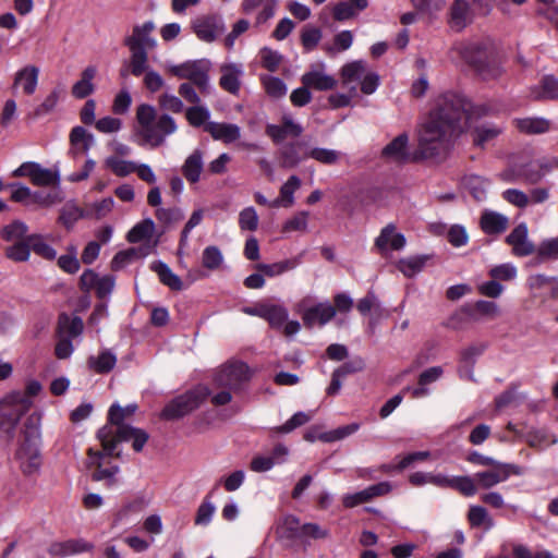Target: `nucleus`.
<instances>
[{"instance_id": "obj_17", "label": "nucleus", "mask_w": 558, "mask_h": 558, "mask_svg": "<svg viewBox=\"0 0 558 558\" xmlns=\"http://www.w3.org/2000/svg\"><path fill=\"white\" fill-rule=\"evenodd\" d=\"M157 119L156 110L153 106L142 104L136 109V120L138 123V135L144 140L145 143L151 147L160 146V137H157L153 133L151 124Z\"/></svg>"}, {"instance_id": "obj_39", "label": "nucleus", "mask_w": 558, "mask_h": 558, "mask_svg": "<svg viewBox=\"0 0 558 558\" xmlns=\"http://www.w3.org/2000/svg\"><path fill=\"white\" fill-rule=\"evenodd\" d=\"M84 324L81 317L71 318L66 314H61L58 319V336L77 337L83 332Z\"/></svg>"}, {"instance_id": "obj_29", "label": "nucleus", "mask_w": 558, "mask_h": 558, "mask_svg": "<svg viewBox=\"0 0 558 558\" xmlns=\"http://www.w3.org/2000/svg\"><path fill=\"white\" fill-rule=\"evenodd\" d=\"M480 223L484 233L493 235L506 231L509 219L502 214L486 210L483 213Z\"/></svg>"}, {"instance_id": "obj_64", "label": "nucleus", "mask_w": 558, "mask_h": 558, "mask_svg": "<svg viewBox=\"0 0 558 558\" xmlns=\"http://www.w3.org/2000/svg\"><path fill=\"white\" fill-rule=\"evenodd\" d=\"M322 38V32L317 27L305 26L302 35L301 41L305 50H313L319 43Z\"/></svg>"}, {"instance_id": "obj_20", "label": "nucleus", "mask_w": 558, "mask_h": 558, "mask_svg": "<svg viewBox=\"0 0 558 558\" xmlns=\"http://www.w3.org/2000/svg\"><path fill=\"white\" fill-rule=\"evenodd\" d=\"M504 130L505 128L502 125L490 122L476 124L471 131L473 144L476 147L485 148L501 135Z\"/></svg>"}, {"instance_id": "obj_33", "label": "nucleus", "mask_w": 558, "mask_h": 558, "mask_svg": "<svg viewBox=\"0 0 558 558\" xmlns=\"http://www.w3.org/2000/svg\"><path fill=\"white\" fill-rule=\"evenodd\" d=\"M301 522L299 518L292 514L284 515L276 526L278 539L292 541L300 538Z\"/></svg>"}, {"instance_id": "obj_35", "label": "nucleus", "mask_w": 558, "mask_h": 558, "mask_svg": "<svg viewBox=\"0 0 558 558\" xmlns=\"http://www.w3.org/2000/svg\"><path fill=\"white\" fill-rule=\"evenodd\" d=\"M256 316L266 319L271 327L279 328L288 318V312L280 305H262L256 310Z\"/></svg>"}, {"instance_id": "obj_49", "label": "nucleus", "mask_w": 558, "mask_h": 558, "mask_svg": "<svg viewBox=\"0 0 558 558\" xmlns=\"http://www.w3.org/2000/svg\"><path fill=\"white\" fill-rule=\"evenodd\" d=\"M5 256L13 262H26L31 256V245L28 236L24 241L15 242L5 250Z\"/></svg>"}, {"instance_id": "obj_3", "label": "nucleus", "mask_w": 558, "mask_h": 558, "mask_svg": "<svg viewBox=\"0 0 558 558\" xmlns=\"http://www.w3.org/2000/svg\"><path fill=\"white\" fill-rule=\"evenodd\" d=\"M39 445V418L35 415H31L24 424L23 442L16 451L20 468L26 475H32L40 469L41 456Z\"/></svg>"}, {"instance_id": "obj_9", "label": "nucleus", "mask_w": 558, "mask_h": 558, "mask_svg": "<svg viewBox=\"0 0 558 558\" xmlns=\"http://www.w3.org/2000/svg\"><path fill=\"white\" fill-rule=\"evenodd\" d=\"M172 75L181 80H187L201 94L208 95L210 90L208 71L209 68L202 61H187L169 68Z\"/></svg>"}, {"instance_id": "obj_11", "label": "nucleus", "mask_w": 558, "mask_h": 558, "mask_svg": "<svg viewBox=\"0 0 558 558\" xmlns=\"http://www.w3.org/2000/svg\"><path fill=\"white\" fill-rule=\"evenodd\" d=\"M523 470L517 464L497 462L489 470L475 473V481L480 488L489 489L499 483L506 482L511 475H522Z\"/></svg>"}, {"instance_id": "obj_42", "label": "nucleus", "mask_w": 558, "mask_h": 558, "mask_svg": "<svg viewBox=\"0 0 558 558\" xmlns=\"http://www.w3.org/2000/svg\"><path fill=\"white\" fill-rule=\"evenodd\" d=\"M155 231V223L151 219H144L135 225L128 233V241L130 243H137L144 240H149Z\"/></svg>"}, {"instance_id": "obj_23", "label": "nucleus", "mask_w": 558, "mask_h": 558, "mask_svg": "<svg viewBox=\"0 0 558 558\" xmlns=\"http://www.w3.org/2000/svg\"><path fill=\"white\" fill-rule=\"evenodd\" d=\"M92 549L93 545L83 539H69L65 542L52 543L48 548V553L53 557L63 558Z\"/></svg>"}, {"instance_id": "obj_52", "label": "nucleus", "mask_w": 558, "mask_h": 558, "mask_svg": "<svg viewBox=\"0 0 558 558\" xmlns=\"http://www.w3.org/2000/svg\"><path fill=\"white\" fill-rule=\"evenodd\" d=\"M105 165L118 177H126L134 172L136 163L111 156L105 160Z\"/></svg>"}, {"instance_id": "obj_10", "label": "nucleus", "mask_w": 558, "mask_h": 558, "mask_svg": "<svg viewBox=\"0 0 558 558\" xmlns=\"http://www.w3.org/2000/svg\"><path fill=\"white\" fill-rule=\"evenodd\" d=\"M349 308V296L347 294H338L335 298V306L329 303H319L308 307L303 313V322L305 326L313 327L315 325H325L337 313V311H345Z\"/></svg>"}, {"instance_id": "obj_2", "label": "nucleus", "mask_w": 558, "mask_h": 558, "mask_svg": "<svg viewBox=\"0 0 558 558\" xmlns=\"http://www.w3.org/2000/svg\"><path fill=\"white\" fill-rule=\"evenodd\" d=\"M452 50L473 66L483 80H495L502 74L495 43L490 38L460 41L453 46Z\"/></svg>"}, {"instance_id": "obj_32", "label": "nucleus", "mask_w": 558, "mask_h": 558, "mask_svg": "<svg viewBox=\"0 0 558 558\" xmlns=\"http://www.w3.org/2000/svg\"><path fill=\"white\" fill-rule=\"evenodd\" d=\"M96 73L97 69L94 65H88L82 71L81 78L72 86V95L75 98L83 99L94 93L93 80Z\"/></svg>"}, {"instance_id": "obj_7", "label": "nucleus", "mask_w": 558, "mask_h": 558, "mask_svg": "<svg viewBox=\"0 0 558 558\" xmlns=\"http://www.w3.org/2000/svg\"><path fill=\"white\" fill-rule=\"evenodd\" d=\"M113 456L119 457V453ZM112 454H108L104 449L102 451L89 448L87 450L86 466L92 471V480L95 482H105L107 487H112L118 483L117 474L119 473V466L111 464L108 458Z\"/></svg>"}, {"instance_id": "obj_50", "label": "nucleus", "mask_w": 558, "mask_h": 558, "mask_svg": "<svg viewBox=\"0 0 558 558\" xmlns=\"http://www.w3.org/2000/svg\"><path fill=\"white\" fill-rule=\"evenodd\" d=\"M27 226L22 221H13L2 229L1 236L7 242L24 241L27 233Z\"/></svg>"}, {"instance_id": "obj_54", "label": "nucleus", "mask_w": 558, "mask_h": 558, "mask_svg": "<svg viewBox=\"0 0 558 558\" xmlns=\"http://www.w3.org/2000/svg\"><path fill=\"white\" fill-rule=\"evenodd\" d=\"M60 97V93L56 89H53L45 99L44 101L38 105L32 113H29L31 119H38L44 116L49 114L54 110V108L58 105Z\"/></svg>"}, {"instance_id": "obj_41", "label": "nucleus", "mask_w": 558, "mask_h": 558, "mask_svg": "<svg viewBox=\"0 0 558 558\" xmlns=\"http://www.w3.org/2000/svg\"><path fill=\"white\" fill-rule=\"evenodd\" d=\"M299 263L298 258H289L274 264H257L255 268L265 276L275 277L294 269Z\"/></svg>"}, {"instance_id": "obj_24", "label": "nucleus", "mask_w": 558, "mask_h": 558, "mask_svg": "<svg viewBox=\"0 0 558 558\" xmlns=\"http://www.w3.org/2000/svg\"><path fill=\"white\" fill-rule=\"evenodd\" d=\"M301 82L305 87L316 90H330L337 85V81L332 76L326 74L318 68L304 73L301 77Z\"/></svg>"}, {"instance_id": "obj_46", "label": "nucleus", "mask_w": 558, "mask_h": 558, "mask_svg": "<svg viewBox=\"0 0 558 558\" xmlns=\"http://www.w3.org/2000/svg\"><path fill=\"white\" fill-rule=\"evenodd\" d=\"M28 241L31 245V250L38 256L47 259L53 260L57 257L56 250L50 246L40 234H32L28 235Z\"/></svg>"}, {"instance_id": "obj_40", "label": "nucleus", "mask_w": 558, "mask_h": 558, "mask_svg": "<svg viewBox=\"0 0 558 558\" xmlns=\"http://www.w3.org/2000/svg\"><path fill=\"white\" fill-rule=\"evenodd\" d=\"M136 408L135 404L125 408L112 404L108 412V423L106 425H111L114 429H119L121 426H128L124 424V420L131 417L135 413Z\"/></svg>"}, {"instance_id": "obj_57", "label": "nucleus", "mask_w": 558, "mask_h": 558, "mask_svg": "<svg viewBox=\"0 0 558 558\" xmlns=\"http://www.w3.org/2000/svg\"><path fill=\"white\" fill-rule=\"evenodd\" d=\"M517 267L511 263H504L494 266L489 270V276L497 281H510L517 277Z\"/></svg>"}, {"instance_id": "obj_34", "label": "nucleus", "mask_w": 558, "mask_h": 558, "mask_svg": "<svg viewBox=\"0 0 558 558\" xmlns=\"http://www.w3.org/2000/svg\"><path fill=\"white\" fill-rule=\"evenodd\" d=\"M221 76L219 85L230 94H238L240 90V76L242 71L234 64H225L220 68Z\"/></svg>"}, {"instance_id": "obj_48", "label": "nucleus", "mask_w": 558, "mask_h": 558, "mask_svg": "<svg viewBox=\"0 0 558 558\" xmlns=\"http://www.w3.org/2000/svg\"><path fill=\"white\" fill-rule=\"evenodd\" d=\"M130 71L134 76H141L148 69V53L146 50H130Z\"/></svg>"}, {"instance_id": "obj_63", "label": "nucleus", "mask_w": 558, "mask_h": 558, "mask_svg": "<svg viewBox=\"0 0 558 558\" xmlns=\"http://www.w3.org/2000/svg\"><path fill=\"white\" fill-rule=\"evenodd\" d=\"M536 252L537 257L541 260L546 258H558V236L541 242Z\"/></svg>"}, {"instance_id": "obj_28", "label": "nucleus", "mask_w": 558, "mask_h": 558, "mask_svg": "<svg viewBox=\"0 0 558 558\" xmlns=\"http://www.w3.org/2000/svg\"><path fill=\"white\" fill-rule=\"evenodd\" d=\"M302 131L301 125L289 118H283L281 125L269 124L266 128V134L276 143H280L289 136L298 137Z\"/></svg>"}, {"instance_id": "obj_38", "label": "nucleus", "mask_w": 558, "mask_h": 558, "mask_svg": "<svg viewBox=\"0 0 558 558\" xmlns=\"http://www.w3.org/2000/svg\"><path fill=\"white\" fill-rule=\"evenodd\" d=\"M463 185L477 202L486 198L489 181L477 174H469L463 178Z\"/></svg>"}, {"instance_id": "obj_58", "label": "nucleus", "mask_w": 558, "mask_h": 558, "mask_svg": "<svg viewBox=\"0 0 558 558\" xmlns=\"http://www.w3.org/2000/svg\"><path fill=\"white\" fill-rule=\"evenodd\" d=\"M266 93L272 98H281L287 94V86L282 80L274 76L262 78Z\"/></svg>"}, {"instance_id": "obj_51", "label": "nucleus", "mask_w": 558, "mask_h": 558, "mask_svg": "<svg viewBox=\"0 0 558 558\" xmlns=\"http://www.w3.org/2000/svg\"><path fill=\"white\" fill-rule=\"evenodd\" d=\"M426 257L413 256L398 262V269L407 277H413L424 268Z\"/></svg>"}, {"instance_id": "obj_15", "label": "nucleus", "mask_w": 558, "mask_h": 558, "mask_svg": "<svg viewBox=\"0 0 558 558\" xmlns=\"http://www.w3.org/2000/svg\"><path fill=\"white\" fill-rule=\"evenodd\" d=\"M381 157L387 162L396 165L421 161L415 158V150L413 153L410 151L409 135L407 133H402L389 142L383 148Z\"/></svg>"}, {"instance_id": "obj_62", "label": "nucleus", "mask_w": 558, "mask_h": 558, "mask_svg": "<svg viewBox=\"0 0 558 558\" xmlns=\"http://www.w3.org/2000/svg\"><path fill=\"white\" fill-rule=\"evenodd\" d=\"M529 441L532 447L544 449L546 447L557 444L558 438L556 435L548 433L545 429H541L531 434Z\"/></svg>"}, {"instance_id": "obj_31", "label": "nucleus", "mask_w": 558, "mask_h": 558, "mask_svg": "<svg viewBox=\"0 0 558 558\" xmlns=\"http://www.w3.org/2000/svg\"><path fill=\"white\" fill-rule=\"evenodd\" d=\"M392 490V485L389 482H380L371 485L361 492L351 494V507L367 502L375 497L388 495Z\"/></svg>"}, {"instance_id": "obj_16", "label": "nucleus", "mask_w": 558, "mask_h": 558, "mask_svg": "<svg viewBox=\"0 0 558 558\" xmlns=\"http://www.w3.org/2000/svg\"><path fill=\"white\" fill-rule=\"evenodd\" d=\"M475 7L482 8V0H454L450 7V27L456 32L463 31L473 22Z\"/></svg>"}, {"instance_id": "obj_21", "label": "nucleus", "mask_w": 558, "mask_h": 558, "mask_svg": "<svg viewBox=\"0 0 558 558\" xmlns=\"http://www.w3.org/2000/svg\"><path fill=\"white\" fill-rule=\"evenodd\" d=\"M39 68L28 64L20 69L13 80V87H21L27 96L33 95L38 85Z\"/></svg>"}, {"instance_id": "obj_45", "label": "nucleus", "mask_w": 558, "mask_h": 558, "mask_svg": "<svg viewBox=\"0 0 558 558\" xmlns=\"http://www.w3.org/2000/svg\"><path fill=\"white\" fill-rule=\"evenodd\" d=\"M221 250L216 245L206 246L202 254V265L204 268L214 271L218 270L223 264Z\"/></svg>"}, {"instance_id": "obj_37", "label": "nucleus", "mask_w": 558, "mask_h": 558, "mask_svg": "<svg viewBox=\"0 0 558 558\" xmlns=\"http://www.w3.org/2000/svg\"><path fill=\"white\" fill-rule=\"evenodd\" d=\"M301 181L296 175H292L280 189V197L271 202L270 207H291L294 203L293 194L300 187Z\"/></svg>"}, {"instance_id": "obj_61", "label": "nucleus", "mask_w": 558, "mask_h": 558, "mask_svg": "<svg viewBox=\"0 0 558 558\" xmlns=\"http://www.w3.org/2000/svg\"><path fill=\"white\" fill-rule=\"evenodd\" d=\"M241 230L255 231L258 227V215L253 207H246L239 214Z\"/></svg>"}, {"instance_id": "obj_56", "label": "nucleus", "mask_w": 558, "mask_h": 558, "mask_svg": "<svg viewBox=\"0 0 558 558\" xmlns=\"http://www.w3.org/2000/svg\"><path fill=\"white\" fill-rule=\"evenodd\" d=\"M94 137L82 126H75L70 133V143L73 146L82 145L83 153L88 151L93 144Z\"/></svg>"}, {"instance_id": "obj_12", "label": "nucleus", "mask_w": 558, "mask_h": 558, "mask_svg": "<svg viewBox=\"0 0 558 558\" xmlns=\"http://www.w3.org/2000/svg\"><path fill=\"white\" fill-rule=\"evenodd\" d=\"M251 378L248 366L243 362H229L220 367L215 375V383L230 390H236Z\"/></svg>"}, {"instance_id": "obj_43", "label": "nucleus", "mask_w": 558, "mask_h": 558, "mask_svg": "<svg viewBox=\"0 0 558 558\" xmlns=\"http://www.w3.org/2000/svg\"><path fill=\"white\" fill-rule=\"evenodd\" d=\"M468 520L473 527L484 526L490 530L495 523L486 508L482 506H471L468 513Z\"/></svg>"}, {"instance_id": "obj_60", "label": "nucleus", "mask_w": 558, "mask_h": 558, "mask_svg": "<svg viewBox=\"0 0 558 558\" xmlns=\"http://www.w3.org/2000/svg\"><path fill=\"white\" fill-rule=\"evenodd\" d=\"M329 535V532L327 529L318 525L317 523H305L302 524L301 531H300V539L306 541V539H323L326 538Z\"/></svg>"}, {"instance_id": "obj_19", "label": "nucleus", "mask_w": 558, "mask_h": 558, "mask_svg": "<svg viewBox=\"0 0 558 558\" xmlns=\"http://www.w3.org/2000/svg\"><path fill=\"white\" fill-rule=\"evenodd\" d=\"M506 242L512 247V254L519 257L529 256L535 251L534 244L529 241V230L525 222L519 223L507 235Z\"/></svg>"}, {"instance_id": "obj_59", "label": "nucleus", "mask_w": 558, "mask_h": 558, "mask_svg": "<svg viewBox=\"0 0 558 558\" xmlns=\"http://www.w3.org/2000/svg\"><path fill=\"white\" fill-rule=\"evenodd\" d=\"M155 216L157 220L165 226L177 223L183 219V213L181 211L180 208L177 207H159L156 209Z\"/></svg>"}, {"instance_id": "obj_25", "label": "nucleus", "mask_w": 558, "mask_h": 558, "mask_svg": "<svg viewBox=\"0 0 558 558\" xmlns=\"http://www.w3.org/2000/svg\"><path fill=\"white\" fill-rule=\"evenodd\" d=\"M513 124L521 133L529 135L544 134L551 130V122L542 117L517 118Z\"/></svg>"}, {"instance_id": "obj_27", "label": "nucleus", "mask_w": 558, "mask_h": 558, "mask_svg": "<svg viewBox=\"0 0 558 558\" xmlns=\"http://www.w3.org/2000/svg\"><path fill=\"white\" fill-rule=\"evenodd\" d=\"M357 310L362 315H369V327L378 323L383 317L387 316V311L381 306L375 294L368 293L365 298L360 300Z\"/></svg>"}, {"instance_id": "obj_55", "label": "nucleus", "mask_w": 558, "mask_h": 558, "mask_svg": "<svg viewBox=\"0 0 558 558\" xmlns=\"http://www.w3.org/2000/svg\"><path fill=\"white\" fill-rule=\"evenodd\" d=\"M475 476H453L451 477V488L459 490L466 497L474 496L477 492Z\"/></svg>"}, {"instance_id": "obj_8", "label": "nucleus", "mask_w": 558, "mask_h": 558, "mask_svg": "<svg viewBox=\"0 0 558 558\" xmlns=\"http://www.w3.org/2000/svg\"><path fill=\"white\" fill-rule=\"evenodd\" d=\"M351 83L355 84L351 86L352 107L356 104L355 98L359 97L356 89L359 88L364 95L374 94L380 85V76L365 61H353L351 62Z\"/></svg>"}, {"instance_id": "obj_22", "label": "nucleus", "mask_w": 558, "mask_h": 558, "mask_svg": "<svg viewBox=\"0 0 558 558\" xmlns=\"http://www.w3.org/2000/svg\"><path fill=\"white\" fill-rule=\"evenodd\" d=\"M205 131L208 132L216 141H221L225 144L235 142L241 136V130L236 124L208 122L205 125Z\"/></svg>"}, {"instance_id": "obj_26", "label": "nucleus", "mask_w": 558, "mask_h": 558, "mask_svg": "<svg viewBox=\"0 0 558 558\" xmlns=\"http://www.w3.org/2000/svg\"><path fill=\"white\" fill-rule=\"evenodd\" d=\"M405 245V238L402 233L396 232L392 223L387 225L376 239V246L383 252L388 248L400 251Z\"/></svg>"}, {"instance_id": "obj_44", "label": "nucleus", "mask_w": 558, "mask_h": 558, "mask_svg": "<svg viewBox=\"0 0 558 558\" xmlns=\"http://www.w3.org/2000/svg\"><path fill=\"white\" fill-rule=\"evenodd\" d=\"M117 357L110 351H102L98 356H92L88 360V365L94 372L98 374L109 373L116 365Z\"/></svg>"}, {"instance_id": "obj_53", "label": "nucleus", "mask_w": 558, "mask_h": 558, "mask_svg": "<svg viewBox=\"0 0 558 558\" xmlns=\"http://www.w3.org/2000/svg\"><path fill=\"white\" fill-rule=\"evenodd\" d=\"M209 117V110L204 106H199V104L187 108L185 111L187 122L194 128L205 126L208 123Z\"/></svg>"}, {"instance_id": "obj_18", "label": "nucleus", "mask_w": 558, "mask_h": 558, "mask_svg": "<svg viewBox=\"0 0 558 558\" xmlns=\"http://www.w3.org/2000/svg\"><path fill=\"white\" fill-rule=\"evenodd\" d=\"M155 29L151 21L145 22L143 25H135L132 35L125 37L124 45L129 50H148L154 49L157 45L156 39L150 36Z\"/></svg>"}, {"instance_id": "obj_5", "label": "nucleus", "mask_w": 558, "mask_h": 558, "mask_svg": "<svg viewBox=\"0 0 558 558\" xmlns=\"http://www.w3.org/2000/svg\"><path fill=\"white\" fill-rule=\"evenodd\" d=\"M32 405V399L22 391L11 392L0 401V430L4 432L10 440L14 437L21 417Z\"/></svg>"}, {"instance_id": "obj_47", "label": "nucleus", "mask_w": 558, "mask_h": 558, "mask_svg": "<svg viewBox=\"0 0 558 558\" xmlns=\"http://www.w3.org/2000/svg\"><path fill=\"white\" fill-rule=\"evenodd\" d=\"M153 133L160 137V145L163 144L165 137L175 132V121L168 114L159 116L151 124Z\"/></svg>"}, {"instance_id": "obj_14", "label": "nucleus", "mask_w": 558, "mask_h": 558, "mask_svg": "<svg viewBox=\"0 0 558 558\" xmlns=\"http://www.w3.org/2000/svg\"><path fill=\"white\" fill-rule=\"evenodd\" d=\"M191 28L196 37L205 43L215 41L226 31L222 20L215 14H206L195 17L191 22Z\"/></svg>"}, {"instance_id": "obj_4", "label": "nucleus", "mask_w": 558, "mask_h": 558, "mask_svg": "<svg viewBox=\"0 0 558 558\" xmlns=\"http://www.w3.org/2000/svg\"><path fill=\"white\" fill-rule=\"evenodd\" d=\"M97 438L104 450L108 454H113L117 445L122 441H131L134 451L141 452L148 441L149 435L144 429L133 426H121L119 429H114L111 425H105L98 430Z\"/></svg>"}, {"instance_id": "obj_1", "label": "nucleus", "mask_w": 558, "mask_h": 558, "mask_svg": "<svg viewBox=\"0 0 558 558\" xmlns=\"http://www.w3.org/2000/svg\"><path fill=\"white\" fill-rule=\"evenodd\" d=\"M468 112L469 104L464 97L454 93L440 95L420 124L415 158L445 159L452 147V137Z\"/></svg>"}, {"instance_id": "obj_6", "label": "nucleus", "mask_w": 558, "mask_h": 558, "mask_svg": "<svg viewBox=\"0 0 558 558\" xmlns=\"http://www.w3.org/2000/svg\"><path fill=\"white\" fill-rule=\"evenodd\" d=\"M209 393L206 386L198 385L171 400L162 410L161 416L166 420L183 417L198 409Z\"/></svg>"}, {"instance_id": "obj_13", "label": "nucleus", "mask_w": 558, "mask_h": 558, "mask_svg": "<svg viewBox=\"0 0 558 558\" xmlns=\"http://www.w3.org/2000/svg\"><path fill=\"white\" fill-rule=\"evenodd\" d=\"M12 175L15 178H29L31 182L36 186L58 185L60 182L57 170L44 168L41 165L33 161L23 162L12 172Z\"/></svg>"}, {"instance_id": "obj_36", "label": "nucleus", "mask_w": 558, "mask_h": 558, "mask_svg": "<svg viewBox=\"0 0 558 558\" xmlns=\"http://www.w3.org/2000/svg\"><path fill=\"white\" fill-rule=\"evenodd\" d=\"M150 268L158 275L159 280L171 290L181 291L183 289L182 280L167 264L162 262H155L151 264Z\"/></svg>"}, {"instance_id": "obj_30", "label": "nucleus", "mask_w": 558, "mask_h": 558, "mask_svg": "<svg viewBox=\"0 0 558 558\" xmlns=\"http://www.w3.org/2000/svg\"><path fill=\"white\" fill-rule=\"evenodd\" d=\"M204 154L199 149H195L184 161L181 171L183 177L191 183H197L204 167Z\"/></svg>"}]
</instances>
